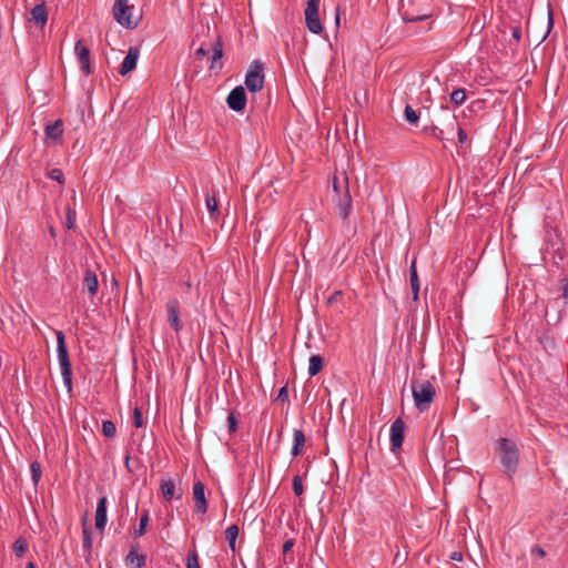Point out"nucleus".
Instances as JSON below:
<instances>
[{"mask_svg": "<svg viewBox=\"0 0 568 568\" xmlns=\"http://www.w3.org/2000/svg\"><path fill=\"white\" fill-rule=\"evenodd\" d=\"M182 497V491H180L178 495H176V499H180Z\"/></svg>", "mask_w": 568, "mask_h": 568, "instance_id": "nucleus-59", "label": "nucleus"}, {"mask_svg": "<svg viewBox=\"0 0 568 568\" xmlns=\"http://www.w3.org/2000/svg\"><path fill=\"white\" fill-rule=\"evenodd\" d=\"M344 192L336 197L337 213L341 219L346 220L352 212V197L348 190V179L344 178Z\"/></svg>", "mask_w": 568, "mask_h": 568, "instance_id": "nucleus-7", "label": "nucleus"}, {"mask_svg": "<svg viewBox=\"0 0 568 568\" xmlns=\"http://www.w3.org/2000/svg\"><path fill=\"white\" fill-rule=\"evenodd\" d=\"M12 549L17 557L21 558L28 550V541L24 537H19L12 546Z\"/></svg>", "mask_w": 568, "mask_h": 568, "instance_id": "nucleus-30", "label": "nucleus"}, {"mask_svg": "<svg viewBox=\"0 0 568 568\" xmlns=\"http://www.w3.org/2000/svg\"><path fill=\"white\" fill-rule=\"evenodd\" d=\"M326 435H327V428H325V430H324V437H326Z\"/></svg>", "mask_w": 568, "mask_h": 568, "instance_id": "nucleus-60", "label": "nucleus"}, {"mask_svg": "<svg viewBox=\"0 0 568 568\" xmlns=\"http://www.w3.org/2000/svg\"><path fill=\"white\" fill-rule=\"evenodd\" d=\"M128 568H143L146 564V556L138 552V547L132 546L124 558Z\"/></svg>", "mask_w": 568, "mask_h": 568, "instance_id": "nucleus-15", "label": "nucleus"}, {"mask_svg": "<svg viewBox=\"0 0 568 568\" xmlns=\"http://www.w3.org/2000/svg\"><path fill=\"white\" fill-rule=\"evenodd\" d=\"M568 294V283L565 285V296Z\"/></svg>", "mask_w": 568, "mask_h": 568, "instance_id": "nucleus-58", "label": "nucleus"}, {"mask_svg": "<svg viewBox=\"0 0 568 568\" xmlns=\"http://www.w3.org/2000/svg\"><path fill=\"white\" fill-rule=\"evenodd\" d=\"M335 22H336V26L339 24V12H338V9L336 10Z\"/></svg>", "mask_w": 568, "mask_h": 568, "instance_id": "nucleus-54", "label": "nucleus"}, {"mask_svg": "<svg viewBox=\"0 0 568 568\" xmlns=\"http://www.w3.org/2000/svg\"><path fill=\"white\" fill-rule=\"evenodd\" d=\"M412 393L419 410L427 409L436 395L435 387L429 381H412Z\"/></svg>", "mask_w": 568, "mask_h": 568, "instance_id": "nucleus-4", "label": "nucleus"}, {"mask_svg": "<svg viewBox=\"0 0 568 568\" xmlns=\"http://www.w3.org/2000/svg\"><path fill=\"white\" fill-rule=\"evenodd\" d=\"M227 429H229L230 435H232L233 433H235L237 430V428H233V427H230Z\"/></svg>", "mask_w": 568, "mask_h": 568, "instance_id": "nucleus-56", "label": "nucleus"}, {"mask_svg": "<svg viewBox=\"0 0 568 568\" xmlns=\"http://www.w3.org/2000/svg\"><path fill=\"white\" fill-rule=\"evenodd\" d=\"M424 132L430 134L439 141L446 140L445 129H440L438 125L432 124L430 126H425Z\"/></svg>", "mask_w": 568, "mask_h": 568, "instance_id": "nucleus-31", "label": "nucleus"}, {"mask_svg": "<svg viewBox=\"0 0 568 568\" xmlns=\"http://www.w3.org/2000/svg\"><path fill=\"white\" fill-rule=\"evenodd\" d=\"M142 413L138 407H135L133 412V426H142Z\"/></svg>", "mask_w": 568, "mask_h": 568, "instance_id": "nucleus-41", "label": "nucleus"}, {"mask_svg": "<svg viewBox=\"0 0 568 568\" xmlns=\"http://www.w3.org/2000/svg\"><path fill=\"white\" fill-rule=\"evenodd\" d=\"M324 359L320 355H313L310 358L308 374L310 376L317 375L323 368Z\"/></svg>", "mask_w": 568, "mask_h": 568, "instance_id": "nucleus-27", "label": "nucleus"}, {"mask_svg": "<svg viewBox=\"0 0 568 568\" xmlns=\"http://www.w3.org/2000/svg\"><path fill=\"white\" fill-rule=\"evenodd\" d=\"M216 194L217 192L216 191H212V193H206L205 194V206L210 213V217L212 220H216L220 215V209H219V203H217V200H216Z\"/></svg>", "mask_w": 568, "mask_h": 568, "instance_id": "nucleus-23", "label": "nucleus"}, {"mask_svg": "<svg viewBox=\"0 0 568 568\" xmlns=\"http://www.w3.org/2000/svg\"><path fill=\"white\" fill-rule=\"evenodd\" d=\"M102 433L108 438H113L116 435L118 428H101Z\"/></svg>", "mask_w": 568, "mask_h": 568, "instance_id": "nucleus-44", "label": "nucleus"}, {"mask_svg": "<svg viewBox=\"0 0 568 568\" xmlns=\"http://www.w3.org/2000/svg\"><path fill=\"white\" fill-rule=\"evenodd\" d=\"M466 100V91L463 88L454 90L450 94V101L455 105H462Z\"/></svg>", "mask_w": 568, "mask_h": 568, "instance_id": "nucleus-33", "label": "nucleus"}, {"mask_svg": "<svg viewBox=\"0 0 568 568\" xmlns=\"http://www.w3.org/2000/svg\"><path fill=\"white\" fill-rule=\"evenodd\" d=\"M48 176L60 184H64V175L60 169H51L48 173Z\"/></svg>", "mask_w": 568, "mask_h": 568, "instance_id": "nucleus-38", "label": "nucleus"}, {"mask_svg": "<svg viewBox=\"0 0 568 568\" xmlns=\"http://www.w3.org/2000/svg\"><path fill=\"white\" fill-rule=\"evenodd\" d=\"M392 426H405V425H404L403 419H402L400 417H398V418H396V419L393 422Z\"/></svg>", "mask_w": 568, "mask_h": 568, "instance_id": "nucleus-51", "label": "nucleus"}, {"mask_svg": "<svg viewBox=\"0 0 568 568\" xmlns=\"http://www.w3.org/2000/svg\"><path fill=\"white\" fill-rule=\"evenodd\" d=\"M404 116L405 120L410 124L416 125L418 123L419 115L409 104L405 106Z\"/></svg>", "mask_w": 568, "mask_h": 568, "instance_id": "nucleus-35", "label": "nucleus"}, {"mask_svg": "<svg viewBox=\"0 0 568 568\" xmlns=\"http://www.w3.org/2000/svg\"><path fill=\"white\" fill-rule=\"evenodd\" d=\"M31 19L40 27L43 28L48 21V11L45 3L36 4L31 10Z\"/></svg>", "mask_w": 568, "mask_h": 568, "instance_id": "nucleus-18", "label": "nucleus"}, {"mask_svg": "<svg viewBox=\"0 0 568 568\" xmlns=\"http://www.w3.org/2000/svg\"><path fill=\"white\" fill-rule=\"evenodd\" d=\"M293 546H294V540L287 539L283 545V554L284 555L288 554Z\"/></svg>", "mask_w": 568, "mask_h": 568, "instance_id": "nucleus-45", "label": "nucleus"}, {"mask_svg": "<svg viewBox=\"0 0 568 568\" xmlns=\"http://www.w3.org/2000/svg\"><path fill=\"white\" fill-rule=\"evenodd\" d=\"M320 0H308L305 9V23L307 29L315 34L323 31V26L318 17Z\"/></svg>", "mask_w": 568, "mask_h": 568, "instance_id": "nucleus-6", "label": "nucleus"}, {"mask_svg": "<svg viewBox=\"0 0 568 568\" xmlns=\"http://www.w3.org/2000/svg\"><path fill=\"white\" fill-rule=\"evenodd\" d=\"M149 520H150L149 510L148 509H143V511H142L141 516H140L139 526L134 530V536L135 537H142L143 535H145Z\"/></svg>", "mask_w": 568, "mask_h": 568, "instance_id": "nucleus-28", "label": "nucleus"}, {"mask_svg": "<svg viewBox=\"0 0 568 568\" xmlns=\"http://www.w3.org/2000/svg\"><path fill=\"white\" fill-rule=\"evenodd\" d=\"M304 445H305V435L302 432V429L296 428L293 434L292 455L294 457L301 455L303 452Z\"/></svg>", "mask_w": 568, "mask_h": 568, "instance_id": "nucleus-24", "label": "nucleus"}, {"mask_svg": "<svg viewBox=\"0 0 568 568\" xmlns=\"http://www.w3.org/2000/svg\"><path fill=\"white\" fill-rule=\"evenodd\" d=\"M74 224H75V211L68 207L67 217H65V226L69 230H72L74 227Z\"/></svg>", "mask_w": 568, "mask_h": 568, "instance_id": "nucleus-39", "label": "nucleus"}, {"mask_svg": "<svg viewBox=\"0 0 568 568\" xmlns=\"http://www.w3.org/2000/svg\"><path fill=\"white\" fill-rule=\"evenodd\" d=\"M405 428H390V452L397 454L402 449Z\"/></svg>", "mask_w": 568, "mask_h": 568, "instance_id": "nucleus-21", "label": "nucleus"}, {"mask_svg": "<svg viewBox=\"0 0 568 568\" xmlns=\"http://www.w3.org/2000/svg\"><path fill=\"white\" fill-rule=\"evenodd\" d=\"M409 281H410V287L413 292V298L416 301L418 298L419 293V280L416 268V260L414 258L410 267H409Z\"/></svg>", "mask_w": 568, "mask_h": 568, "instance_id": "nucleus-25", "label": "nucleus"}, {"mask_svg": "<svg viewBox=\"0 0 568 568\" xmlns=\"http://www.w3.org/2000/svg\"><path fill=\"white\" fill-rule=\"evenodd\" d=\"M245 85L250 92H257L264 85V67L258 60L251 63L245 77Z\"/></svg>", "mask_w": 568, "mask_h": 568, "instance_id": "nucleus-5", "label": "nucleus"}, {"mask_svg": "<svg viewBox=\"0 0 568 568\" xmlns=\"http://www.w3.org/2000/svg\"><path fill=\"white\" fill-rule=\"evenodd\" d=\"M449 558L454 561H462L463 560V554L459 551H453L449 556Z\"/></svg>", "mask_w": 568, "mask_h": 568, "instance_id": "nucleus-47", "label": "nucleus"}, {"mask_svg": "<svg viewBox=\"0 0 568 568\" xmlns=\"http://www.w3.org/2000/svg\"><path fill=\"white\" fill-rule=\"evenodd\" d=\"M27 568H36V565H34L33 562H29V564L27 565Z\"/></svg>", "mask_w": 568, "mask_h": 568, "instance_id": "nucleus-57", "label": "nucleus"}, {"mask_svg": "<svg viewBox=\"0 0 568 568\" xmlns=\"http://www.w3.org/2000/svg\"><path fill=\"white\" fill-rule=\"evenodd\" d=\"M140 57V50L138 47H130L129 51L122 61L119 73L121 75H126L132 72L136 68L138 59Z\"/></svg>", "mask_w": 568, "mask_h": 568, "instance_id": "nucleus-11", "label": "nucleus"}, {"mask_svg": "<svg viewBox=\"0 0 568 568\" xmlns=\"http://www.w3.org/2000/svg\"><path fill=\"white\" fill-rule=\"evenodd\" d=\"M74 52L80 63L81 71L89 75L92 73L90 64V49L83 43V40H78L74 45Z\"/></svg>", "mask_w": 568, "mask_h": 568, "instance_id": "nucleus-9", "label": "nucleus"}, {"mask_svg": "<svg viewBox=\"0 0 568 568\" xmlns=\"http://www.w3.org/2000/svg\"><path fill=\"white\" fill-rule=\"evenodd\" d=\"M333 189L338 196L339 194H342L344 192V183L343 182L341 183L336 178H334Z\"/></svg>", "mask_w": 568, "mask_h": 568, "instance_id": "nucleus-42", "label": "nucleus"}, {"mask_svg": "<svg viewBox=\"0 0 568 568\" xmlns=\"http://www.w3.org/2000/svg\"><path fill=\"white\" fill-rule=\"evenodd\" d=\"M227 106L236 112L244 110L246 105V93L242 85L235 87L226 98Z\"/></svg>", "mask_w": 568, "mask_h": 568, "instance_id": "nucleus-8", "label": "nucleus"}, {"mask_svg": "<svg viewBox=\"0 0 568 568\" xmlns=\"http://www.w3.org/2000/svg\"><path fill=\"white\" fill-rule=\"evenodd\" d=\"M106 504L108 499L105 496L101 497L97 505L95 510V528L103 532L106 526L108 516H106Z\"/></svg>", "mask_w": 568, "mask_h": 568, "instance_id": "nucleus-14", "label": "nucleus"}, {"mask_svg": "<svg viewBox=\"0 0 568 568\" xmlns=\"http://www.w3.org/2000/svg\"><path fill=\"white\" fill-rule=\"evenodd\" d=\"M82 532H83V545H82L83 557L87 561H89L91 558V550H92V542H93L92 534L85 525L83 526Z\"/></svg>", "mask_w": 568, "mask_h": 568, "instance_id": "nucleus-26", "label": "nucleus"}, {"mask_svg": "<svg viewBox=\"0 0 568 568\" xmlns=\"http://www.w3.org/2000/svg\"><path fill=\"white\" fill-rule=\"evenodd\" d=\"M439 123L442 124L440 129H445L446 139H448V136L452 135L458 126L457 118L447 106H442V119L439 120Z\"/></svg>", "mask_w": 568, "mask_h": 568, "instance_id": "nucleus-13", "label": "nucleus"}, {"mask_svg": "<svg viewBox=\"0 0 568 568\" xmlns=\"http://www.w3.org/2000/svg\"><path fill=\"white\" fill-rule=\"evenodd\" d=\"M160 490L163 498L170 501L175 496V484L171 477L164 475L161 477Z\"/></svg>", "mask_w": 568, "mask_h": 568, "instance_id": "nucleus-20", "label": "nucleus"}, {"mask_svg": "<svg viewBox=\"0 0 568 568\" xmlns=\"http://www.w3.org/2000/svg\"><path fill=\"white\" fill-rule=\"evenodd\" d=\"M456 130H457L458 143L459 144H464L466 142V140H467L466 132L459 125L456 128Z\"/></svg>", "mask_w": 568, "mask_h": 568, "instance_id": "nucleus-43", "label": "nucleus"}, {"mask_svg": "<svg viewBox=\"0 0 568 568\" xmlns=\"http://www.w3.org/2000/svg\"><path fill=\"white\" fill-rule=\"evenodd\" d=\"M495 454L499 459L504 474L511 479L519 466V445L517 440L500 437L495 440Z\"/></svg>", "mask_w": 568, "mask_h": 568, "instance_id": "nucleus-1", "label": "nucleus"}, {"mask_svg": "<svg viewBox=\"0 0 568 568\" xmlns=\"http://www.w3.org/2000/svg\"><path fill=\"white\" fill-rule=\"evenodd\" d=\"M186 568H200L199 555L195 548L190 549L187 552Z\"/></svg>", "mask_w": 568, "mask_h": 568, "instance_id": "nucleus-36", "label": "nucleus"}, {"mask_svg": "<svg viewBox=\"0 0 568 568\" xmlns=\"http://www.w3.org/2000/svg\"><path fill=\"white\" fill-rule=\"evenodd\" d=\"M83 287L87 290L90 297H93L97 295L99 290V281L97 273L92 271L91 268H87L84 271V277H83Z\"/></svg>", "mask_w": 568, "mask_h": 568, "instance_id": "nucleus-17", "label": "nucleus"}, {"mask_svg": "<svg viewBox=\"0 0 568 568\" xmlns=\"http://www.w3.org/2000/svg\"><path fill=\"white\" fill-rule=\"evenodd\" d=\"M513 38L516 39L517 41L520 40L521 38V30L519 27H514L513 28Z\"/></svg>", "mask_w": 568, "mask_h": 568, "instance_id": "nucleus-48", "label": "nucleus"}, {"mask_svg": "<svg viewBox=\"0 0 568 568\" xmlns=\"http://www.w3.org/2000/svg\"><path fill=\"white\" fill-rule=\"evenodd\" d=\"M101 426L109 427V426H114V424H113L111 420L105 419V420H103V422H102V425H101Z\"/></svg>", "mask_w": 568, "mask_h": 568, "instance_id": "nucleus-53", "label": "nucleus"}, {"mask_svg": "<svg viewBox=\"0 0 568 568\" xmlns=\"http://www.w3.org/2000/svg\"><path fill=\"white\" fill-rule=\"evenodd\" d=\"M239 536V527L236 525H231L225 530V539L229 542V546L233 552H235V542Z\"/></svg>", "mask_w": 568, "mask_h": 568, "instance_id": "nucleus-29", "label": "nucleus"}, {"mask_svg": "<svg viewBox=\"0 0 568 568\" xmlns=\"http://www.w3.org/2000/svg\"><path fill=\"white\" fill-rule=\"evenodd\" d=\"M130 0H115L113 6V17L115 21L126 29H135L142 19L141 14H134V6Z\"/></svg>", "mask_w": 568, "mask_h": 568, "instance_id": "nucleus-2", "label": "nucleus"}, {"mask_svg": "<svg viewBox=\"0 0 568 568\" xmlns=\"http://www.w3.org/2000/svg\"><path fill=\"white\" fill-rule=\"evenodd\" d=\"M125 466H126V468H128L129 470H131V469H130V456H129V455L125 457Z\"/></svg>", "mask_w": 568, "mask_h": 568, "instance_id": "nucleus-55", "label": "nucleus"}, {"mask_svg": "<svg viewBox=\"0 0 568 568\" xmlns=\"http://www.w3.org/2000/svg\"><path fill=\"white\" fill-rule=\"evenodd\" d=\"M535 551L540 556V557H544L545 556V550L540 547H536Z\"/></svg>", "mask_w": 568, "mask_h": 568, "instance_id": "nucleus-52", "label": "nucleus"}, {"mask_svg": "<svg viewBox=\"0 0 568 568\" xmlns=\"http://www.w3.org/2000/svg\"><path fill=\"white\" fill-rule=\"evenodd\" d=\"M293 491L296 496H301L304 491L302 478L298 475L294 476L293 478Z\"/></svg>", "mask_w": 568, "mask_h": 568, "instance_id": "nucleus-40", "label": "nucleus"}, {"mask_svg": "<svg viewBox=\"0 0 568 568\" xmlns=\"http://www.w3.org/2000/svg\"><path fill=\"white\" fill-rule=\"evenodd\" d=\"M205 486L202 481L197 480L193 485V498L195 500V511L203 515L207 510V503L205 498Z\"/></svg>", "mask_w": 568, "mask_h": 568, "instance_id": "nucleus-12", "label": "nucleus"}, {"mask_svg": "<svg viewBox=\"0 0 568 568\" xmlns=\"http://www.w3.org/2000/svg\"><path fill=\"white\" fill-rule=\"evenodd\" d=\"M168 321L171 327L179 333L183 328L182 321L180 318V303L176 298H172L166 303Z\"/></svg>", "mask_w": 568, "mask_h": 568, "instance_id": "nucleus-10", "label": "nucleus"}, {"mask_svg": "<svg viewBox=\"0 0 568 568\" xmlns=\"http://www.w3.org/2000/svg\"><path fill=\"white\" fill-rule=\"evenodd\" d=\"M211 52H212V54H211L210 70L211 71L221 70L222 63L220 62V60L223 57V42L220 37L212 44Z\"/></svg>", "mask_w": 568, "mask_h": 568, "instance_id": "nucleus-16", "label": "nucleus"}, {"mask_svg": "<svg viewBox=\"0 0 568 568\" xmlns=\"http://www.w3.org/2000/svg\"><path fill=\"white\" fill-rule=\"evenodd\" d=\"M63 385L65 386L68 393H72L73 385H72V368L70 369H63L61 371Z\"/></svg>", "mask_w": 568, "mask_h": 568, "instance_id": "nucleus-37", "label": "nucleus"}, {"mask_svg": "<svg viewBox=\"0 0 568 568\" xmlns=\"http://www.w3.org/2000/svg\"><path fill=\"white\" fill-rule=\"evenodd\" d=\"M433 14L427 0H409L403 6L402 19L404 22H418L430 18Z\"/></svg>", "mask_w": 568, "mask_h": 568, "instance_id": "nucleus-3", "label": "nucleus"}, {"mask_svg": "<svg viewBox=\"0 0 568 568\" xmlns=\"http://www.w3.org/2000/svg\"><path fill=\"white\" fill-rule=\"evenodd\" d=\"M227 426H237V420H236L235 415L233 413H231L227 416Z\"/></svg>", "mask_w": 568, "mask_h": 568, "instance_id": "nucleus-49", "label": "nucleus"}, {"mask_svg": "<svg viewBox=\"0 0 568 568\" xmlns=\"http://www.w3.org/2000/svg\"><path fill=\"white\" fill-rule=\"evenodd\" d=\"M30 470H31L32 483L34 486H38V484L41 479V476H42L41 464L37 460L32 462L30 465Z\"/></svg>", "mask_w": 568, "mask_h": 568, "instance_id": "nucleus-32", "label": "nucleus"}, {"mask_svg": "<svg viewBox=\"0 0 568 568\" xmlns=\"http://www.w3.org/2000/svg\"><path fill=\"white\" fill-rule=\"evenodd\" d=\"M59 365L61 371L72 368L70 359L65 362H59Z\"/></svg>", "mask_w": 568, "mask_h": 568, "instance_id": "nucleus-50", "label": "nucleus"}, {"mask_svg": "<svg viewBox=\"0 0 568 568\" xmlns=\"http://www.w3.org/2000/svg\"><path fill=\"white\" fill-rule=\"evenodd\" d=\"M288 389L287 386L285 385L280 388L277 396L275 398V404L281 405V407L283 408L285 405H288Z\"/></svg>", "mask_w": 568, "mask_h": 568, "instance_id": "nucleus-34", "label": "nucleus"}, {"mask_svg": "<svg viewBox=\"0 0 568 568\" xmlns=\"http://www.w3.org/2000/svg\"><path fill=\"white\" fill-rule=\"evenodd\" d=\"M44 134L47 139L58 141L63 134V122L61 119L55 120L53 123H49L44 128Z\"/></svg>", "mask_w": 568, "mask_h": 568, "instance_id": "nucleus-19", "label": "nucleus"}, {"mask_svg": "<svg viewBox=\"0 0 568 568\" xmlns=\"http://www.w3.org/2000/svg\"><path fill=\"white\" fill-rule=\"evenodd\" d=\"M209 53V50L204 49L203 47H200L196 51H195V57L197 59H202L204 58L205 55H207Z\"/></svg>", "mask_w": 568, "mask_h": 568, "instance_id": "nucleus-46", "label": "nucleus"}, {"mask_svg": "<svg viewBox=\"0 0 568 568\" xmlns=\"http://www.w3.org/2000/svg\"><path fill=\"white\" fill-rule=\"evenodd\" d=\"M55 337H57V353H58V361L59 362H65L69 361V352L65 344V336L62 331H55Z\"/></svg>", "mask_w": 568, "mask_h": 568, "instance_id": "nucleus-22", "label": "nucleus"}]
</instances>
